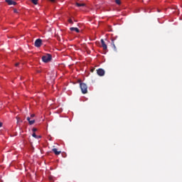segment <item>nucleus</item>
<instances>
[{"label": "nucleus", "instance_id": "nucleus-1", "mask_svg": "<svg viewBox=\"0 0 182 182\" xmlns=\"http://www.w3.org/2000/svg\"><path fill=\"white\" fill-rule=\"evenodd\" d=\"M42 60L44 63H48V62L52 60V55L50 54H46L42 57Z\"/></svg>", "mask_w": 182, "mask_h": 182}, {"label": "nucleus", "instance_id": "nucleus-2", "mask_svg": "<svg viewBox=\"0 0 182 182\" xmlns=\"http://www.w3.org/2000/svg\"><path fill=\"white\" fill-rule=\"evenodd\" d=\"M80 87L81 89V92L82 93H83V95H86V93H87V85L83 82H81L80 84Z\"/></svg>", "mask_w": 182, "mask_h": 182}, {"label": "nucleus", "instance_id": "nucleus-3", "mask_svg": "<svg viewBox=\"0 0 182 182\" xmlns=\"http://www.w3.org/2000/svg\"><path fill=\"white\" fill-rule=\"evenodd\" d=\"M34 46H36V48H41V46H42V39H36L34 43Z\"/></svg>", "mask_w": 182, "mask_h": 182}, {"label": "nucleus", "instance_id": "nucleus-4", "mask_svg": "<svg viewBox=\"0 0 182 182\" xmlns=\"http://www.w3.org/2000/svg\"><path fill=\"white\" fill-rule=\"evenodd\" d=\"M105 70H103L102 68H99L97 70V74L98 75V76H105Z\"/></svg>", "mask_w": 182, "mask_h": 182}, {"label": "nucleus", "instance_id": "nucleus-5", "mask_svg": "<svg viewBox=\"0 0 182 182\" xmlns=\"http://www.w3.org/2000/svg\"><path fill=\"white\" fill-rule=\"evenodd\" d=\"M101 45L105 50H107V45H106V43H105V40L101 39Z\"/></svg>", "mask_w": 182, "mask_h": 182}, {"label": "nucleus", "instance_id": "nucleus-6", "mask_svg": "<svg viewBox=\"0 0 182 182\" xmlns=\"http://www.w3.org/2000/svg\"><path fill=\"white\" fill-rule=\"evenodd\" d=\"M5 2H6L8 5H16V2L13 0H5Z\"/></svg>", "mask_w": 182, "mask_h": 182}, {"label": "nucleus", "instance_id": "nucleus-7", "mask_svg": "<svg viewBox=\"0 0 182 182\" xmlns=\"http://www.w3.org/2000/svg\"><path fill=\"white\" fill-rule=\"evenodd\" d=\"M52 151H53V153L55 154V156H59V154H60V153H62V151H58V149H56V148L53 149Z\"/></svg>", "mask_w": 182, "mask_h": 182}, {"label": "nucleus", "instance_id": "nucleus-8", "mask_svg": "<svg viewBox=\"0 0 182 182\" xmlns=\"http://www.w3.org/2000/svg\"><path fill=\"white\" fill-rule=\"evenodd\" d=\"M70 31L77 32V33H79L80 32V30H79L77 27H71L70 28Z\"/></svg>", "mask_w": 182, "mask_h": 182}, {"label": "nucleus", "instance_id": "nucleus-9", "mask_svg": "<svg viewBox=\"0 0 182 182\" xmlns=\"http://www.w3.org/2000/svg\"><path fill=\"white\" fill-rule=\"evenodd\" d=\"M112 45L114 50H117V49L116 48V45H114V40H112Z\"/></svg>", "mask_w": 182, "mask_h": 182}, {"label": "nucleus", "instance_id": "nucleus-10", "mask_svg": "<svg viewBox=\"0 0 182 182\" xmlns=\"http://www.w3.org/2000/svg\"><path fill=\"white\" fill-rule=\"evenodd\" d=\"M32 4H33L34 5H38V0H31Z\"/></svg>", "mask_w": 182, "mask_h": 182}, {"label": "nucleus", "instance_id": "nucleus-11", "mask_svg": "<svg viewBox=\"0 0 182 182\" xmlns=\"http://www.w3.org/2000/svg\"><path fill=\"white\" fill-rule=\"evenodd\" d=\"M76 5H77L78 7L85 6V4H80V3H76Z\"/></svg>", "mask_w": 182, "mask_h": 182}, {"label": "nucleus", "instance_id": "nucleus-12", "mask_svg": "<svg viewBox=\"0 0 182 182\" xmlns=\"http://www.w3.org/2000/svg\"><path fill=\"white\" fill-rule=\"evenodd\" d=\"M34 123H35V119H31V120L30 119V121L28 122V124L31 125L33 124Z\"/></svg>", "mask_w": 182, "mask_h": 182}, {"label": "nucleus", "instance_id": "nucleus-13", "mask_svg": "<svg viewBox=\"0 0 182 182\" xmlns=\"http://www.w3.org/2000/svg\"><path fill=\"white\" fill-rule=\"evenodd\" d=\"M34 123H35V119H31V120L30 119V121L28 122V124L31 125L33 124Z\"/></svg>", "mask_w": 182, "mask_h": 182}, {"label": "nucleus", "instance_id": "nucleus-14", "mask_svg": "<svg viewBox=\"0 0 182 182\" xmlns=\"http://www.w3.org/2000/svg\"><path fill=\"white\" fill-rule=\"evenodd\" d=\"M115 3L117 4V5H120V4H122V1L120 0H115Z\"/></svg>", "mask_w": 182, "mask_h": 182}, {"label": "nucleus", "instance_id": "nucleus-15", "mask_svg": "<svg viewBox=\"0 0 182 182\" xmlns=\"http://www.w3.org/2000/svg\"><path fill=\"white\" fill-rule=\"evenodd\" d=\"M32 136L36 139V137H38V135H36V134L35 132L33 133Z\"/></svg>", "mask_w": 182, "mask_h": 182}, {"label": "nucleus", "instance_id": "nucleus-16", "mask_svg": "<svg viewBox=\"0 0 182 182\" xmlns=\"http://www.w3.org/2000/svg\"><path fill=\"white\" fill-rule=\"evenodd\" d=\"M68 22H69V23H71L72 25H73V21H72V19H69L68 20Z\"/></svg>", "mask_w": 182, "mask_h": 182}, {"label": "nucleus", "instance_id": "nucleus-17", "mask_svg": "<svg viewBox=\"0 0 182 182\" xmlns=\"http://www.w3.org/2000/svg\"><path fill=\"white\" fill-rule=\"evenodd\" d=\"M33 133H35V132H38V129H36V128H33Z\"/></svg>", "mask_w": 182, "mask_h": 182}, {"label": "nucleus", "instance_id": "nucleus-18", "mask_svg": "<svg viewBox=\"0 0 182 182\" xmlns=\"http://www.w3.org/2000/svg\"><path fill=\"white\" fill-rule=\"evenodd\" d=\"M27 121H28V123H29V122H31V117H27Z\"/></svg>", "mask_w": 182, "mask_h": 182}, {"label": "nucleus", "instance_id": "nucleus-19", "mask_svg": "<svg viewBox=\"0 0 182 182\" xmlns=\"http://www.w3.org/2000/svg\"><path fill=\"white\" fill-rule=\"evenodd\" d=\"M36 139H42V136H41V135L37 136Z\"/></svg>", "mask_w": 182, "mask_h": 182}, {"label": "nucleus", "instance_id": "nucleus-20", "mask_svg": "<svg viewBox=\"0 0 182 182\" xmlns=\"http://www.w3.org/2000/svg\"><path fill=\"white\" fill-rule=\"evenodd\" d=\"M14 12H15V14H18V10L17 9H14Z\"/></svg>", "mask_w": 182, "mask_h": 182}, {"label": "nucleus", "instance_id": "nucleus-21", "mask_svg": "<svg viewBox=\"0 0 182 182\" xmlns=\"http://www.w3.org/2000/svg\"><path fill=\"white\" fill-rule=\"evenodd\" d=\"M15 66H19V63H16Z\"/></svg>", "mask_w": 182, "mask_h": 182}, {"label": "nucleus", "instance_id": "nucleus-22", "mask_svg": "<svg viewBox=\"0 0 182 182\" xmlns=\"http://www.w3.org/2000/svg\"><path fill=\"white\" fill-rule=\"evenodd\" d=\"M31 117H35V114H31Z\"/></svg>", "mask_w": 182, "mask_h": 182}, {"label": "nucleus", "instance_id": "nucleus-23", "mask_svg": "<svg viewBox=\"0 0 182 182\" xmlns=\"http://www.w3.org/2000/svg\"><path fill=\"white\" fill-rule=\"evenodd\" d=\"M91 72H92V73L95 72V68H94V69H92V70H91Z\"/></svg>", "mask_w": 182, "mask_h": 182}, {"label": "nucleus", "instance_id": "nucleus-24", "mask_svg": "<svg viewBox=\"0 0 182 182\" xmlns=\"http://www.w3.org/2000/svg\"><path fill=\"white\" fill-rule=\"evenodd\" d=\"M50 2H55V0H50Z\"/></svg>", "mask_w": 182, "mask_h": 182}, {"label": "nucleus", "instance_id": "nucleus-25", "mask_svg": "<svg viewBox=\"0 0 182 182\" xmlns=\"http://www.w3.org/2000/svg\"><path fill=\"white\" fill-rule=\"evenodd\" d=\"M2 126V122H0V127Z\"/></svg>", "mask_w": 182, "mask_h": 182}]
</instances>
